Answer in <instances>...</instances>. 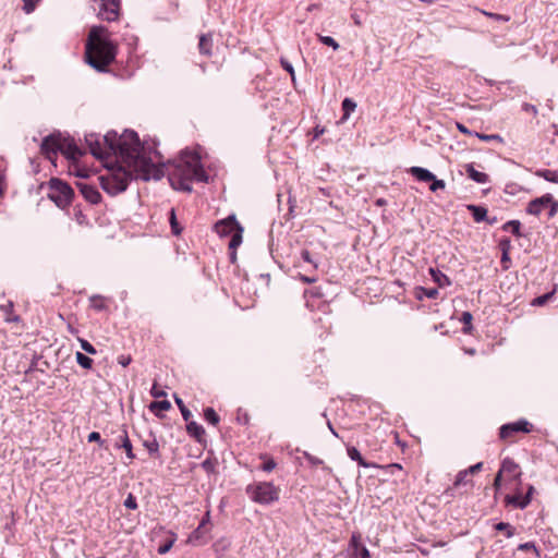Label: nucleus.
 Masks as SVG:
<instances>
[{"mask_svg":"<svg viewBox=\"0 0 558 558\" xmlns=\"http://www.w3.org/2000/svg\"><path fill=\"white\" fill-rule=\"evenodd\" d=\"M498 247L500 248L501 253H510V250L512 247L511 240L507 236L500 239Z\"/></svg>","mask_w":558,"mask_h":558,"instance_id":"obj_50","label":"nucleus"},{"mask_svg":"<svg viewBox=\"0 0 558 558\" xmlns=\"http://www.w3.org/2000/svg\"><path fill=\"white\" fill-rule=\"evenodd\" d=\"M92 306L96 311H102L105 308V304L102 302V298L100 295H94L90 298Z\"/></svg>","mask_w":558,"mask_h":558,"instance_id":"obj_53","label":"nucleus"},{"mask_svg":"<svg viewBox=\"0 0 558 558\" xmlns=\"http://www.w3.org/2000/svg\"><path fill=\"white\" fill-rule=\"evenodd\" d=\"M121 143L122 148H126V153L130 155L124 156V163L129 167H135L137 169V177H141V180H160L162 178V169L157 167L151 158L146 155L145 146L135 131L125 130L121 134Z\"/></svg>","mask_w":558,"mask_h":558,"instance_id":"obj_2","label":"nucleus"},{"mask_svg":"<svg viewBox=\"0 0 558 558\" xmlns=\"http://www.w3.org/2000/svg\"><path fill=\"white\" fill-rule=\"evenodd\" d=\"M174 399H175V403L178 404V407L180 409L183 420L185 422H189L190 418L192 417V412L185 407V404L181 398L175 396Z\"/></svg>","mask_w":558,"mask_h":558,"instance_id":"obj_40","label":"nucleus"},{"mask_svg":"<svg viewBox=\"0 0 558 558\" xmlns=\"http://www.w3.org/2000/svg\"><path fill=\"white\" fill-rule=\"evenodd\" d=\"M124 507L130 510L137 509L138 506H137L136 497L133 494L130 493L128 495V497L124 500Z\"/></svg>","mask_w":558,"mask_h":558,"instance_id":"obj_49","label":"nucleus"},{"mask_svg":"<svg viewBox=\"0 0 558 558\" xmlns=\"http://www.w3.org/2000/svg\"><path fill=\"white\" fill-rule=\"evenodd\" d=\"M428 271L433 281L437 283L439 288L451 286V279L446 274L441 272L439 269L430 267Z\"/></svg>","mask_w":558,"mask_h":558,"instance_id":"obj_21","label":"nucleus"},{"mask_svg":"<svg viewBox=\"0 0 558 558\" xmlns=\"http://www.w3.org/2000/svg\"><path fill=\"white\" fill-rule=\"evenodd\" d=\"M465 207L471 213L475 222H483L487 219L486 207L475 204H468Z\"/></svg>","mask_w":558,"mask_h":558,"instance_id":"obj_23","label":"nucleus"},{"mask_svg":"<svg viewBox=\"0 0 558 558\" xmlns=\"http://www.w3.org/2000/svg\"><path fill=\"white\" fill-rule=\"evenodd\" d=\"M208 174L204 170L201 157L197 153L184 150L180 155L173 171L170 173L169 180L172 186L184 192H192L191 182H208Z\"/></svg>","mask_w":558,"mask_h":558,"instance_id":"obj_3","label":"nucleus"},{"mask_svg":"<svg viewBox=\"0 0 558 558\" xmlns=\"http://www.w3.org/2000/svg\"><path fill=\"white\" fill-rule=\"evenodd\" d=\"M501 265H502V269L507 270L509 267H510V264H511V258H510V255L509 253H501Z\"/></svg>","mask_w":558,"mask_h":558,"instance_id":"obj_60","label":"nucleus"},{"mask_svg":"<svg viewBox=\"0 0 558 558\" xmlns=\"http://www.w3.org/2000/svg\"><path fill=\"white\" fill-rule=\"evenodd\" d=\"M472 319H473V316L470 312H463L461 314V323L464 325L463 328H462V331L463 333L465 335H470L472 329H473V326H472Z\"/></svg>","mask_w":558,"mask_h":558,"instance_id":"obj_33","label":"nucleus"},{"mask_svg":"<svg viewBox=\"0 0 558 558\" xmlns=\"http://www.w3.org/2000/svg\"><path fill=\"white\" fill-rule=\"evenodd\" d=\"M501 229L506 232H511L514 236L521 238V222L519 220H509L502 225Z\"/></svg>","mask_w":558,"mask_h":558,"instance_id":"obj_28","label":"nucleus"},{"mask_svg":"<svg viewBox=\"0 0 558 558\" xmlns=\"http://www.w3.org/2000/svg\"><path fill=\"white\" fill-rule=\"evenodd\" d=\"M207 529L201 527L199 525L190 534L187 543L194 546H201L206 543Z\"/></svg>","mask_w":558,"mask_h":558,"instance_id":"obj_22","label":"nucleus"},{"mask_svg":"<svg viewBox=\"0 0 558 558\" xmlns=\"http://www.w3.org/2000/svg\"><path fill=\"white\" fill-rule=\"evenodd\" d=\"M87 440L89 442H98V445L100 447H104L105 449H107V447L105 446V440L101 438V436H100V434L98 432H92L88 435Z\"/></svg>","mask_w":558,"mask_h":558,"instance_id":"obj_47","label":"nucleus"},{"mask_svg":"<svg viewBox=\"0 0 558 558\" xmlns=\"http://www.w3.org/2000/svg\"><path fill=\"white\" fill-rule=\"evenodd\" d=\"M555 289L550 292H547V293H544L542 295H538L536 296L533 301H532V305L533 306H544L546 305L555 295Z\"/></svg>","mask_w":558,"mask_h":558,"instance_id":"obj_34","label":"nucleus"},{"mask_svg":"<svg viewBox=\"0 0 558 558\" xmlns=\"http://www.w3.org/2000/svg\"><path fill=\"white\" fill-rule=\"evenodd\" d=\"M551 202V194L547 193L541 197H536L529 202L526 213L533 216H539L541 213L547 208V204Z\"/></svg>","mask_w":558,"mask_h":558,"instance_id":"obj_15","label":"nucleus"},{"mask_svg":"<svg viewBox=\"0 0 558 558\" xmlns=\"http://www.w3.org/2000/svg\"><path fill=\"white\" fill-rule=\"evenodd\" d=\"M62 143L63 138L61 137L60 133L50 134L44 137L40 145V151L47 159L53 162L57 158L58 153L61 151Z\"/></svg>","mask_w":558,"mask_h":558,"instance_id":"obj_9","label":"nucleus"},{"mask_svg":"<svg viewBox=\"0 0 558 558\" xmlns=\"http://www.w3.org/2000/svg\"><path fill=\"white\" fill-rule=\"evenodd\" d=\"M501 481H502V474L500 473V471H498L496 476H495L494 483H493V486H494L496 493L501 487Z\"/></svg>","mask_w":558,"mask_h":558,"instance_id":"obj_62","label":"nucleus"},{"mask_svg":"<svg viewBox=\"0 0 558 558\" xmlns=\"http://www.w3.org/2000/svg\"><path fill=\"white\" fill-rule=\"evenodd\" d=\"M85 143L89 148V153L97 159H105L108 157V151L102 142L100 134L90 133L85 135Z\"/></svg>","mask_w":558,"mask_h":558,"instance_id":"obj_12","label":"nucleus"},{"mask_svg":"<svg viewBox=\"0 0 558 558\" xmlns=\"http://www.w3.org/2000/svg\"><path fill=\"white\" fill-rule=\"evenodd\" d=\"M137 179H141V177H137V169L128 165L126 167L119 166L109 174L99 178L101 189L112 196L124 192L129 183Z\"/></svg>","mask_w":558,"mask_h":558,"instance_id":"obj_4","label":"nucleus"},{"mask_svg":"<svg viewBox=\"0 0 558 558\" xmlns=\"http://www.w3.org/2000/svg\"><path fill=\"white\" fill-rule=\"evenodd\" d=\"M303 456L312 465H320L324 463L322 459L312 456L307 451H303Z\"/></svg>","mask_w":558,"mask_h":558,"instance_id":"obj_55","label":"nucleus"},{"mask_svg":"<svg viewBox=\"0 0 558 558\" xmlns=\"http://www.w3.org/2000/svg\"><path fill=\"white\" fill-rule=\"evenodd\" d=\"M143 446L147 449L151 457H159V444L155 437H153L150 440H144Z\"/></svg>","mask_w":558,"mask_h":558,"instance_id":"obj_32","label":"nucleus"},{"mask_svg":"<svg viewBox=\"0 0 558 558\" xmlns=\"http://www.w3.org/2000/svg\"><path fill=\"white\" fill-rule=\"evenodd\" d=\"M301 257L304 262L313 264L315 268H317V264H315L312 259L311 253L307 250H303L301 252Z\"/></svg>","mask_w":558,"mask_h":558,"instance_id":"obj_63","label":"nucleus"},{"mask_svg":"<svg viewBox=\"0 0 558 558\" xmlns=\"http://www.w3.org/2000/svg\"><path fill=\"white\" fill-rule=\"evenodd\" d=\"M351 558H372L369 550L366 547L357 548V551H352Z\"/></svg>","mask_w":558,"mask_h":558,"instance_id":"obj_52","label":"nucleus"},{"mask_svg":"<svg viewBox=\"0 0 558 558\" xmlns=\"http://www.w3.org/2000/svg\"><path fill=\"white\" fill-rule=\"evenodd\" d=\"M78 341H80L82 350H84L88 354H96L97 351L92 343H89L87 340L81 339V338L78 339Z\"/></svg>","mask_w":558,"mask_h":558,"instance_id":"obj_51","label":"nucleus"},{"mask_svg":"<svg viewBox=\"0 0 558 558\" xmlns=\"http://www.w3.org/2000/svg\"><path fill=\"white\" fill-rule=\"evenodd\" d=\"M518 550H521V551H530V550H532L536 555L537 558H539V556H541L539 550L536 547L534 542H526V543L520 544L518 546Z\"/></svg>","mask_w":558,"mask_h":558,"instance_id":"obj_43","label":"nucleus"},{"mask_svg":"<svg viewBox=\"0 0 558 558\" xmlns=\"http://www.w3.org/2000/svg\"><path fill=\"white\" fill-rule=\"evenodd\" d=\"M408 172L418 182L429 183V191L437 192L445 190L446 182L441 179H437L436 175L426 168L423 167H411Z\"/></svg>","mask_w":558,"mask_h":558,"instance_id":"obj_8","label":"nucleus"},{"mask_svg":"<svg viewBox=\"0 0 558 558\" xmlns=\"http://www.w3.org/2000/svg\"><path fill=\"white\" fill-rule=\"evenodd\" d=\"M547 205H548V206H547V209H548V211H547V217H548V219H551V218H554V217L557 215V213H558V201H556V199L554 198V196L551 195V202H550V203H548Z\"/></svg>","mask_w":558,"mask_h":558,"instance_id":"obj_44","label":"nucleus"},{"mask_svg":"<svg viewBox=\"0 0 558 558\" xmlns=\"http://www.w3.org/2000/svg\"><path fill=\"white\" fill-rule=\"evenodd\" d=\"M204 417L211 425H217L220 421L219 415L213 408H206L204 410Z\"/></svg>","mask_w":558,"mask_h":558,"instance_id":"obj_37","label":"nucleus"},{"mask_svg":"<svg viewBox=\"0 0 558 558\" xmlns=\"http://www.w3.org/2000/svg\"><path fill=\"white\" fill-rule=\"evenodd\" d=\"M280 64L291 75L292 81H294L295 80V72H294V68L291 64V62H289L284 58H280Z\"/></svg>","mask_w":558,"mask_h":558,"instance_id":"obj_48","label":"nucleus"},{"mask_svg":"<svg viewBox=\"0 0 558 558\" xmlns=\"http://www.w3.org/2000/svg\"><path fill=\"white\" fill-rule=\"evenodd\" d=\"M341 108L343 111V116L341 118L342 121L349 119L350 114L355 110L356 102L351 98H344L341 104Z\"/></svg>","mask_w":558,"mask_h":558,"instance_id":"obj_29","label":"nucleus"},{"mask_svg":"<svg viewBox=\"0 0 558 558\" xmlns=\"http://www.w3.org/2000/svg\"><path fill=\"white\" fill-rule=\"evenodd\" d=\"M276 462L274 459H267L263 465H262V470L265 471V472H271L275 468H276Z\"/></svg>","mask_w":558,"mask_h":558,"instance_id":"obj_58","label":"nucleus"},{"mask_svg":"<svg viewBox=\"0 0 558 558\" xmlns=\"http://www.w3.org/2000/svg\"><path fill=\"white\" fill-rule=\"evenodd\" d=\"M169 221H170L172 233L174 235H179L181 233L182 229L179 227V222L177 220L175 211L173 208L169 213Z\"/></svg>","mask_w":558,"mask_h":558,"instance_id":"obj_41","label":"nucleus"},{"mask_svg":"<svg viewBox=\"0 0 558 558\" xmlns=\"http://www.w3.org/2000/svg\"><path fill=\"white\" fill-rule=\"evenodd\" d=\"M531 430H532V424L530 422H527L526 420L521 418L517 422L504 424L499 428V437H500V439L506 440V439L512 437L517 433L527 434Z\"/></svg>","mask_w":558,"mask_h":558,"instance_id":"obj_11","label":"nucleus"},{"mask_svg":"<svg viewBox=\"0 0 558 558\" xmlns=\"http://www.w3.org/2000/svg\"><path fill=\"white\" fill-rule=\"evenodd\" d=\"M186 423L187 434L191 437L195 438V440L201 442L203 440V437L205 436L204 427L201 424L196 423L195 421H189Z\"/></svg>","mask_w":558,"mask_h":558,"instance_id":"obj_24","label":"nucleus"},{"mask_svg":"<svg viewBox=\"0 0 558 558\" xmlns=\"http://www.w3.org/2000/svg\"><path fill=\"white\" fill-rule=\"evenodd\" d=\"M114 448L124 449L126 457L130 460L135 459V454L133 453V446L129 438L128 432L124 429L121 435L118 436L114 442Z\"/></svg>","mask_w":558,"mask_h":558,"instance_id":"obj_17","label":"nucleus"},{"mask_svg":"<svg viewBox=\"0 0 558 558\" xmlns=\"http://www.w3.org/2000/svg\"><path fill=\"white\" fill-rule=\"evenodd\" d=\"M348 456L351 460L356 461L360 466L363 468H372L375 466L374 463L367 462L357 450V448L350 446L347 448Z\"/></svg>","mask_w":558,"mask_h":558,"instance_id":"obj_26","label":"nucleus"},{"mask_svg":"<svg viewBox=\"0 0 558 558\" xmlns=\"http://www.w3.org/2000/svg\"><path fill=\"white\" fill-rule=\"evenodd\" d=\"M218 465L217 459L206 458L202 463L201 466L205 472L208 474L216 473V468Z\"/></svg>","mask_w":558,"mask_h":558,"instance_id":"obj_36","label":"nucleus"},{"mask_svg":"<svg viewBox=\"0 0 558 558\" xmlns=\"http://www.w3.org/2000/svg\"><path fill=\"white\" fill-rule=\"evenodd\" d=\"M245 492L254 502L260 505H270L277 501L280 494V489L270 482L250 484Z\"/></svg>","mask_w":558,"mask_h":558,"instance_id":"obj_7","label":"nucleus"},{"mask_svg":"<svg viewBox=\"0 0 558 558\" xmlns=\"http://www.w3.org/2000/svg\"><path fill=\"white\" fill-rule=\"evenodd\" d=\"M74 217H75V220L80 223V225H83L86 222L87 218L86 216L82 213L81 208L78 206H76L74 208Z\"/></svg>","mask_w":558,"mask_h":558,"instance_id":"obj_56","label":"nucleus"},{"mask_svg":"<svg viewBox=\"0 0 558 558\" xmlns=\"http://www.w3.org/2000/svg\"><path fill=\"white\" fill-rule=\"evenodd\" d=\"M464 168L468 177L476 183L485 184L489 181L488 174L476 170L473 163H468Z\"/></svg>","mask_w":558,"mask_h":558,"instance_id":"obj_19","label":"nucleus"},{"mask_svg":"<svg viewBox=\"0 0 558 558\" xmlns=\"http://www.w3.org/2000/svg\"><path fill=\"white\" fill-rule=\"evenodd\" d=\"M40 0H23V2H24V5H23L24 12L27 13V14L32 13L35 10V8H36V5H37V3Z\"/></svg>","mask_w":558,"mask_h":558,"instance_id":"obj_54","label":"nucleus"},{"mask_svg":"<svg viewBox=\"0 0 558 558\" xmlns=\"http://www.w3.org/2000/svg\"><path fill=\"white\" fill-rule=\"evenodd\" d=\"M494 527L496 531L506 532L507 537H512L514 535V527L510 523L498 522Z\"/></svg>","mask_w":558,"mask_h":558,"instance_id":"obj_39","label":"nucleus"},{"mask_svg":"<svg viewBox=\"0 0 558 558\" xmlns=\"http://www.w3.org/2000/svg\"><path fill=\"white\" fill-rule=\"evenodd\" d=\"M62 155L65 156V158L70 160H77L80 157L84 155L82 149L76 145L74 140H68L63 138L61 151Z\"/></svg>","mask_w":558,"mask_h":558,"instance_id":"obj_16","label":"nucleus"},{"mask_svg":"<svg viewBox=\"0 0 558 558\" xmlns=\"http://www.w3.org/2000/svg\"><path fill=\"white\" fill-rule=\"evenodd\" d=\"M48 198L59 208H66L74 198V190L65 181L51 178L48 182Z\"/></svg>","mask_w":558,"mask_h":558,"instance_id":"obj_6","label":"nucleus"},{"mask_svg":"<svg viewBox=\"0 0 558 558\" xmlns=\"http://www.w3.org/2000/svg\"><path fill=\"white\" fill-rule=\"evenodd\" d=\"M76 187L83 195V197L90 204L97 205L101 201V194L97 190L95 185L88 184L86 182H76Z\"/></svg>","mask_w":558,"mask_h":558,"instance_id":"obj_14","label":"nucleus"},{"mask_svg":"<svg viewBox=\"0 0 558 558\" xmlns=\"http://www.w3.org/2000/svg\"><path fill=\"white\" fill-rule=\"evenodd\" d=\"M150 395L154 398L158 399V398L165 397L166 392L161 388H159L157 384H154L150 389Z\"/></svg>","mask_w":558,"mask_h":558,"instance_id":"obj_57","label":"nucleus"},{"mask_svg":"<svg viewBox=\"0 0 558 558\" xmlns=\"http://www.w3.org/2000/svg\"><path fill=\"white\" fill-rule=\"evenodd\" d=\"M102 142L108 151V156H119L123 162L124 156H130L129 153H126V148H122L121 135H119L116 131L107 132V134L102 136Z\"/></svg>","mask_w":558,"mask_h":558,"instance_id":"obj_10","label":"nucleus"},{"mask_svg":"<svg viewBox=\"0 0 558 558\" xmlns=\"http://www.w3.org/2000/svg\"><path fill=\"white\" fill-rule=\"evenodd\" d=\"M170 534L171 537L158 547L157 551L159 555H166L172 548L174 542L177 541V535L174 533Z\"/></svg>","mask_w":558,"mask_h":558,"instance_id":"obj_38","label":"nucleus"},{"mask_svg":"<svg viewBox=\"0 0 558 558\" xmlns=\"http://www.w3.org/2000/svg\"><path fill=\"white\" fill-rule=\"evenodd\" d=\"M535 174L539 178H543L544 180H546L548 182L558 183V171L557 170L542 169V170H537Z\"/></svg>","mask_w":558,"mask_h":558,"instance_id":"obj_31","label":"nucleus"},{"mask_svg":"<svg viewBox=\"0 0 558 558\" xmlns=\"http://www.w3.org/2000/svg\"><path fill=\"white\" fill-rule=\"evenodd\" d=\"M214 231L221 238L231 236L229 250H236L242 243L243 227L239 223L234 215L218 220L214 225Z\"/></svg>","mask_w":558,"mask_h":558,"instance_id":"obj_5","label":"nucleus"},{"mask_svg":"<svg viewBox=\"0 0 558 558\" xmlns=\"http://www.w3.org/2000/svg\"><path fill=\"white\" fill-rule=\"evenodd\" d=\"M117 57V45L109 38L108 29L93 26L85 44V61L98 72H107Z\"/></svg>","mask_w":558,"mask_h":558,"instance_id":"obj_1","label":"nucleus"},{"mask_svg":"<svg viewBox=\"0 0 558 558\" xmlns=\"http://www.w3.org/2000/svg\"><path fill=\"white\" fill-rule=\"evenodd\" d=\"M423 295L426 296L427 299L435 300L438 298L439 291L436 288L418 287L416 293L417 299L422 300Z\"/></svg>","mask_w":558,"mask_h":558,"instance_id":"obj_30","label":"nucleus"},{"mask_svg":"<svg viewBox=\"0 0 558 558\" xmlns=\"http://www.w3.org/2000/svg\"><path fill=\"white\" fill-rule=\"evenodd\" d=\"M319 41L326 46L331 47L333 50L339 49V44L330 36H322L319 35Z\"/></svg>","mask_w":558,"mask_h":558,"instance_id":"obj_45","label":"nucleus"},{"mask_svg":"<svg viewBox=\"0 0 558 558\" xmlns=\"http://www.w3.org/2000/svg\"><path fill=\"white\" fill-rule=\"evenodd\" d=\"M506 506H511L515 509H525L529 506V498H524L520 493L514 495H506Z\"/></svg>","mask_w":558,"mask_h":558,"instance_id":"obj_18","label":"nucleus"},{"mask_svg":"<svg viewBox=\"0 0 558 558\" xmlns=\"http://www.w3.org/2000/svg\"><path fill=\"white\" fill-rule=\"evenodd\" d=\"M99 16L108 22L116 21L119 17L120 0H99Z\"/></svg>","mask_w":558,"mask_h":558,"instance_id":"obj_13","label":"nucleus"},{"mask_svg":"<svg viewBox=\"0 0 558 558\" xmlns=\"http://www.w3.org/2000/svg\"><path fill=\"white\" fill-rule=\"evenodd\" d=\"M500 473L512 475L513 477H519L521 472L519 471V464L514 462L511 458H505L501 462Z\"/></svg>","mask_w":558,"mask_h":558,"instance_id":"obj_20","label":"nucleus"},{"mask_svg":"<svg viewBox=\"0 0 558 558\" xmlns=\"http://www.w3.org/2000/svg\"><path fill=\"white\" fill-rule=\"evenodd\" d=\"M468 475H470L466 470H462L460 471L457 476H456V480H454V487H459L461 485H465L468 483L466 481V477Z\"/></svg>","mask_w":558,"mask_h":558,"instance_id":"obj_46","label":"nucleus"},{"mask_svg":"<svg viewBox=\"0 0 558 558\" xmlns=\"http://www.w3.org/2000/svg\"><path fill=\"white\" fill-rule=\"evenodd\" d=\"M483 469V462H477L471 466H469L466 470V472L470 474V475H473L477 472H480L481 470Z\"/></svg>","mask_w":558,"mask_h":558,"instance_id":"obj_61","label":"nucleus"},{"mask_svg":"<svg viewBox=\"0 0 558 558\" xmlns=\"http://www.w3.org/2000/svg\"><path fill=\"white\" fill-rule=\"evenodd\" d=\"M213 37L210 34H202L198 41L199 53L206 57L211 56Z\"/></svg>","mask_w":558,"mask_h":558,"instance_id":"obj_25","label":"nucleus"},{"mask_svg":"<svg viewBox=\"0 0 558 558\" xmlns=\"http://www.w3.org/2000/svg\"><path fill=\"white\" fill-rule=\"evenodd\" d=\"M360 547H365V546L360 543L359 536L353 534L350 539V548L352 549V551H357V548H360Z\"/></svg>","mask_w":558,"mask_h":558,"instance_id":"obj_59","label":"nucleus"},{"mask_svg":"<svg viewBox=\"0 0 558 558\" xmlns=\"http://www.w3.org/2000/svg\"><path fill=\"white\" fill-rule=\"evenodd\" d=\"M149 410L158 417H162L161 412L171 409V403L168 400L153 401L149 404Z\"/></svg>","mask_w":558,"mask_h":558,"instance_id":"obj_27","label":"nucleus"},{"mask_svg":"<svg viewBox=\"0 0 558 558\" xmlns=\"http://www.w3.org/2000/svg\"><path fill=\"white\" fill-rule=\"evenodd\" d=\"M475 136L478 137L483 142H498L504 143V138L499 134H483L475 132Z\"/></svg>","mask_w":558,"mask_h":558,"instance_id":"obj_42","label":"nucleus"},{"mask_svg":"<svg viewBox=\"0 0 558 558\" xmlns=\"http://www.w3.org/2000/svg\"><path fill=\"white\" fill-rule=\"evenodd\" d=\"M131 362H132V357L130 355L118 356V363L123 367H126Z\"/></svg>","mask_w":558,"mask_h":558,"instance_id":"obj_64","label":"nucleus"},{"mask_svg":"<svg viewBox=\"0 0 558 558\" xmlns=\"http://www.w3.org/2000/svg\"><path fill=\"white\" fill-rule=\"evenodd\" d=\"M75 359H76L77 364L81 367H83L85 369H90L92 368L93 360L88 355H86V354H84L82 352H76Z\"/></svg>","mask_w":558,"mask_h":558,"instance_id":"obj_35","label":"nucleus"}]
</instances>
